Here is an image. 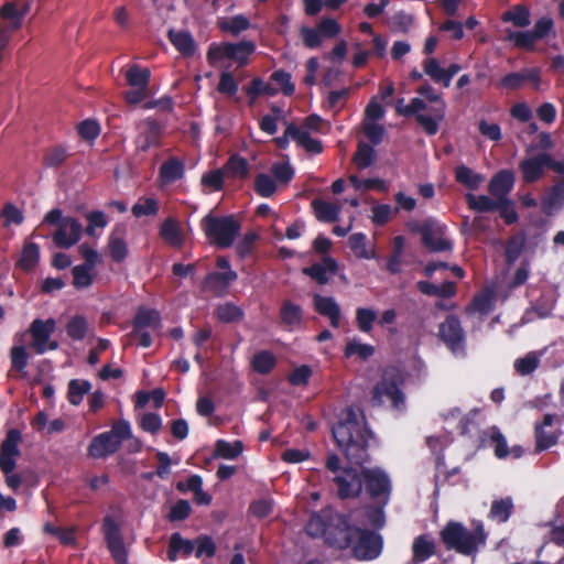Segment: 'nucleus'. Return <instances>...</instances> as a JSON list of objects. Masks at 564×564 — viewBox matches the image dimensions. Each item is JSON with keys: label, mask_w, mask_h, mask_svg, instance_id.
<instances>
[{"label": "nucleus", "mask_w": 564, "mask_h": 564, "mask_svg": "<svg viewBox=\"0 0 564 564\" xmlns=\"http://www.w3.org/2000/svg\"><path fill=\"white\" fill-rule=\"evenodd\" d=\"M332 433L337 446L351 464L359 465L366 459L370 433L360 412L351 409L343 411Z\"/></svg>", "instance_id": "1"}, {"label": "nucleus", "mask_w": 564, "mask_h": 564, "mask_svg": "<svg viewBox=\"0 0 564 564\" xmlns=\"http://www.w3.org/2000/svg\"><path fill=\"white\" fill-rule=\"evenodd\" d=\"M347 519L332 509L311 517L306 531L313 538H324L325 542L337 549H345L350 543Z\"/></svg>", "instance_id": "2"}, {"label": "nucleus", "mask_w": 564, "mask_h": 564, "mask_svg": "<svg viewBox=\"0 0 564 564\" xmlns=\"http://www.w3.org/2000/svg\"><path fill=\"white\" fill-rule=\"evenodd\" d=\"M202 227L209 241L220 248L230 247L240 230V224L234 216L217 217L212 214L204 217Z\"/></svg>", "instance_id": "3"}, {"label": "nucleus", "mask_w": 564, "mask_h": 564, "mask_svg": "<svg viewBox=\"0 0 564 564\" xmlns=\"http://www.w3.org/2000/svg\"><path fill=\"white\" fill-rule=\"evenodd\" d=\"M326 467L329 471L336 474L334 481L341 498L355 497L360 492L362 480L359 477V468L349 467L341 470L340 459L334 453L328 454Z\"/></svg>", "instance_id": "4"}, {"label": "nucleus", "mask_w": 564, "mask_h": 564, "mask_svg": "<svg viewBox=\"0 0 564 564\" xmlns=\"http://www.w3.org/2000/svg\"><path fill=\"white\" fill-rule=\"evenodd\" d=\"M442 539L449 549H455L463 554L473 553L477 545L484 542V534H471L462 524L449 522L442 531Z\"/></svg>", "instance_id": "5"}, {"label": "nucleus", "mask_w": 564, "mask_h": 564, "mask_svg": "<svg viewBox=\"0 0 564 564\" xmlns=\"http://www.w3.org/2000/svg\"><path fill=\"white\" fill-rule=\"evenodd\" d=\"M346 533L350 535V543L345 549L350 547L357 558L372 560L379 555L381 544L377 534L359 528H351L349 524Z\"/></svg>", "instance_id": "6"}, {"label": "nucleus", "mask_w": 564, "mask_h": 564, "mask_svg": "<svg viewBox=\"0 0 564 564\" xmlns=\"http://www.w3.org/2000/svg\"><path fill=\"white\" fill-rule=\"evenodd\" d=\"M151 73L149 68L132 65L126 72V79L130 89L124 93V99L129 105H138L150 96L149 83Z\"/></svg>", "instance_id": "7"}, {"label": "nucleus", "mask_w": 564, "mask_h": 564, "mask_svg": "<svg viewBox=\"0 0 564 564\" xmlns=\"http://www.w3.org/2000/svg\"><path fill=\"white\" fill-rule=\"evenodd\" d=\"M417 94L420 95L419 98H423L430 104H433L431 107V116L419 115V123L429 134H435L438 130L440 122L445 117L446 102L431 86L420 87Z\"/></svg>", "instance_id": "8"}, {"label": "nucleus", "mask_w": 564, "mask_h": 564, "mask_svg": "<svg viewBox=\"0 0 564 564\" xmlns=\"http://www.w3.org/2000/svg\"><path fill=\"white\" fill-rule=\"evenodd\" d=\"M254 52L252 42L243 41L238 44L226 43L213 46L209 50L208 58L210 62H217L224 57L236 61L239 65H246L248 57Z\"/></svg>", "instance_id": "9"}, {"label": "nucleus", "mask_w": 564, "mask_h": 564, "mask_svg": "<svg viewBox=\"0 0 564 564\" xmlns=\"http://www.w3.org/2000/svg\"><path fill=\"white\" fill-rule=\"evenodd\" d=\"M56 323L50 318L44 321L35 319L30 327L32 336V347L37 354H43L47 349H56L57 343L51 341L50 337L54 332Z\"/></svg>", "instance_id": "10"}, {"label": "nucleus", "mask_w": 564, "mask_h": 564, "mask_svg": "<svg viewBox=\"0 0 564 564\" xmlns=\"http://www.w3.org/2000/svg\"><path fill=\"white\" fill-rule=\"evenodd\" d=\"M545 166L564 174V163H553L550 155L540 154L535 158H529L520 164L523 180L528 183L536 181L542 175Z\"/></svg>", "instance_id": "11"}, {"label": "nucleus", "mask_w": 564, "mask_h": 564, "mask_svg": "<svg viewBox=\"0 0 564 564\" xmlns=\"http://www.w3.org/2000/svg\"><path fill=\"white\" fill-rule=\"evenodd\" d=\"M104 532L108 549L117 564L127 563V550L118 523L110 517L104 520Z\"/></svg>", "instance_id": "12"}, {"label": "nucleus", "mask_w": 564, "mask_h": 564, "mask_svg": "<svg viewBox=\"0 0 564 564\" xmlns=\"http://www.w3.org/2000/svg\"><path fill=\"white\" fill-rule=\"evenodd\" d=\"M440 337L455 355L464 351V333L458 319L449 316L440 325Z\"/></svg>", "instance_id": "13"}, {"label": "nucleus", "mask_w": 564, "mask_h": 564, "mask_svg": "<svg viewBox=\"0 0 564 564\" xmlns=\"http://www.w3.org/2000/svg\"><path fill=\"white\" fill-rule=\"evenodd\" d=\"M21 434L11 430L7 433L0 448V468L2 471H13L17 465V458L20 456L19 444Z\"/></svg>", "instance_id": "14"}, {"label": "nucleus", "mask_w": 564, "mask_h": 564, "mask_svg": "<svg viewBox=\"0 0 564 564\" xmlns=\"http://www.w3.org/2000/svg\"><path fill=\"white\" fill-rule=\"evenodd\" d=\"M82 232V225L76 219L66 217L56 228L53 240L61 248H69L80 239Z\"/></svg>", "instance_id": "15"}, {"label": "nucleus", "mask_w": 564, "mask_h": 564, "mask_svg": "<svg viewBox=\"0 0 564 564\" xmlns=\"http://www.w3.org/2000/svg\"><path fill=\"white\" fill-rule=\"evenodd\" d=\"M373 398L379 403H391L394 408H399L404 400L395 381L387 375H384L383 379L375 388Z\"/></svg>", "instance_id": "16"}, {"label": "nucleus", "mask_w": 564, "mask_h": 564, "mask_svg": "<svg viewBox=\"0 0 564 564\" xmlns=\"http://www.w3.org/2000/svg\"><path fill=\"white\" fill-rule=\"evenodd\" d=\"M514 184V175L508 170L497 173L489 183L488 191L490 195L501 205L507 203L508 194Z\"/></svg>", "instance_id": "17"}, {"label": "nucleus", "mask_w": 564, "mask_h": 564, "mask_svg": "<svg viewBox=\"0 0 564 564\" xmlns=\"http://www.w3.org/2000/svg\"><path fill=\"white\" fill-rule=\"evenodd\" d=\"M423 243L432 251L451 249V242L445 238L444 227L436 223H427L422 229Z\"/></svg>", "instance_id": "18"}, {"label": "nucleus", "mask_w": 564, "mask_h": 564, "mask_svg": "<svg viewBox=\"0 0 564 564\" xmlns=\"http://www.w3.org/2000/svg\"><path fill=\"white\" fill-rule=\"evenodd\" d=\"M362 475L366 486L372 496H382L389 492L390 481L387 475L380 469L359 468V476Z\"/></svg>", "instance_id": "19"}, {"label": "nucleus", "mask_w": 564, "mask_h": 564, "mask_svg": "<svg viewBox=\"0 0 564 564\" xmlns=\"http://www.w3.org/2000/svg\"><path fill=\"white\" fill-rule=\"evenodd\" d=\"M314 307L321 315L329 319L333 327H339L341 313L334 297L315 295Z\"/></svg>", "instance_id": "20"}, {"label": "nucleus", "mask_w": 564, "mask_h": 564, "mask_svg": "<svg viewBox=\"0 0 564 564\" xmlns=\"http://www.w3.org/2000/svg\"><path fill=\"white\" fill-rule=\"evenodd\" d=\"M119 447L120 444L115 440L113 435L106 432L99 434L91 441L88 452L90 456L100 458L115 453Z\"/></svg>", "instance_id": "21"}, {"label": "nucleus", "mask_w": 564, "mask_h": 564, "mask_svg": "<svg viewBox=\"0 0 564 564\" xmlns=\"http://www.w3.org/2000/svg\"><path fill=\"white\" fill-rule=\"evenodd\" d=\"M139 137L135 140L138 150L147 151L150 147L156 144L161 129L154 121L145 120L138 126Z\"/></svg>", "instance_id": "22"}, {"label": "nucleus", "mask_w": 564, "mask_h": 564, "mask_svg": "<svg viewBox=\"0 0 564 564\" xmlns=\"http://www.w3.org/2000/svg\"><path fill=\"white\" fill-rule=\"evenodd\" d=\"M236 279L237 273L232 270L210 273L205 280V288L218 295H221L227 291L228 285Z\"/></svg>", "instance_id": "23"}, {"label": "nucleus", "mask_w": 564, "mask_h": 564, "mask_svg": "<svg viewBox=\"0 0 564 564\" xmlns=\"http://www.w3.org/2000/svg\"><path fill=\"white\" fill-rule=\"evenodd\" d=\"M285 133L308 152L319 153L322 151V144L319 141L311 138L310 133L304 128L291 126L286 129Z\"/></svg>", "instance_id": "24"}, {"label": "nucleus", "mask_w": 564, "mask_h": 564, "mask_svg": "<svg viewBox=\"0 0 564 564\" xmlns=\"http://www.w3.org/2000/svg\"><path fill=\"white\" fill-rule=\"evenodd\" d=\"M195 550L194 541L183 539L178 533L172 534L167 556L169 560L175 561L178 555L187 556Z\"/></svg>", "instance_id": "25"}, {"label": "nucleus", "mask_w": 564, "mask_h": 564, "mask_svg": "<svg viewBox=\"0 0 564 564\" xmlns=\"http://www.w3.org/2000/svg\"><path fill=\"white\" fill-rule=\"evenodd\" d=\"M377 159L375 149L360 141L357 147V151L352 156V162L359 171L370 167Z\"/></svg>", "instance_id": "26"}, {"label": "nucleus", "mask_w": 564, "mask_h": 564, "mask_svg": "<svg viewBox=\"0 0 564 564\" xmlns=\"http://www.w3.org/2000/svg\"><path fill=\"white\" fill-rule=\"evenodd\" d=\"M349 246L356 257L361 259H375L376 252L373 246H371L365 235L354 234L349 238Z\"/></svg>", "instance_id": "27"}, {"label": "nucleus", "mask_w": 564, "mask_h": 564, "mask_svg": "<svg viewBox=\"0 0 564 564\" xmlns=\"http://www.w3.org/2000/svg\"><path fill=\"white\" fill-rule=\"evenodd\" d=\"M162 238L172 246L180 247L183 243L184 235L180 224L170 218L161 227Z\"/></svg>", "instance_id": "28"}, {"label": "nucleus", "mask_w": 564, "mask_h": 564, "mask_svg": "<svg viewBox=\"0 0 564 564\" xmlns=\"http://www.w3.org/2000/svg\"><path fill=\"white\" fill-rule=\"evenodd\" d=\"M455 174L456 180L469 189H477L485 182L482 174L476 173L465 165L457 166Z\"/></svg>", "instance_id": "29"}, {"label": "nucleus", "mask_w": 564, "mask_h": 564, "mask_svg": "<svg viewBox=\"0 0 564 564\" xmlns=\"http://www.w3.org/2000/svg\"><path fill=\"white\" fill-rule=\"evenodd\" d=\"M39 259L40 247L34 242H28L21 251L18 265L24 271H30L37 264Z\"/></svg>", "instance_id": "30"}, {"label": "nucleus", "mask_w": 564, "mask_h": 564, "mask_svg": "<svg viewBox=\"0 0 564 564\" xmlns=\"http://www.w3.org/2000/svg\"><path fill=\"white\" fill-rule=\"evenodd\" d=\"M502 20L517 28H525L530 24V11L524 6H516L503 13Z\"/></svg>", "instance_id": "31"}, {"label": "nucleus", "mask_w": 564, "mask_h": 564, "mask_svg": "<svg viewBox=\"0 0 564 564\" xmlns=\"http://www.w3.org/2000/svg\"><path fill=\"white\" fill-rule=\"evenodd\" d=\"M243 451V444L240 441L232 443L223 440L217 441L215 445V456L224 459H235Z\"/></svg>", "instance_id": "32"}, {"label": "nucleus", "mask_w": 564, "mask_h": 564, "mask_svg": "<svg viewBox=\"0 0 564 564\" xmlns=\"http://www.w3.org/2000/svg\"><path fill=\"white\" fill-rule=\"evenodd\" d=\"M414 562H424L434 554V543L426 536H417L412 545Z\"/></svg>", "instance_id": "33"}, {"label": "nucleus", "mask_w": 564, "mask_h": 564, "mask_svg": "<svg viewBox=\"0 0 564 564\" xmlns=\"http://www.w3.org/2000/svg\"><path fill=\"white\" fill-rule=\"evenodd\" d=\"M170 40L173 45L184 55L191 56L195 52V44L192 36L183 31H170Z\"/></svg>", "instance_id": "34"}, {"label": "nucleus", "mask_w": 564, "mask_h": 564, "mask_svg": "<svg viewBox=\"0 0 564 564\" xmlns=\"http://www.w3.org/2000/svg\"><path fill=\"white\" fill-rule=\"evenodd\" d=\"M137 330L151 328L155 330L160 327V315L156 311L140 310L134 319Z\"/></svg>", "instance_id": "35"}, {"label": "nucleus", "mask_w": 564, "mask_h": 564, "mask_svg": "<svg viewBox=\"0 0 564 564\" xmlns=\"http://www.w3.org/2000/svg\"><path fill=\"white\" fill-rule=\"evenodd\" d=\"M184 173V165L177 159H170L161 166V178L164 183H173L181 178Z\"/></svg>", "instance_id": "36"}, {"label": "nucleus", "mask_w": 564, "mask_h": 564, "mask_svg": "<svg viewBox=\"0 0 564 564\" xmlns=\"http://www.w3.org/2000/svg\"><path fill=\"white\" fill-rule=\"evenodd\" d=\"M491 441L495 444V454L499 458H505L509 455L519 458L522 455V449L518 446L509 449L505 436L498 431L492 432Z\"/></svg>", "instance_id": "37"}, {"label": "nucleus", "mask_w": 564, "mask_h": 564, "mask_svg": "<svg viewBox=\"0 0 564 564\" xmlns=\"http://www.w3.org/2000/svg\"><path fill=\"white\" fill-rule=\"evenodd\" d=\"M108 249L113 261H123L128 256V246L123 238L117 232H112L109 236Z\"/></svg>", "instance_id": "38"}, {"label": "nucleus", "mask_w": 564, "mask_h": 564, "mask_svg": "<svg viewBox=\"0 0 564 564\" xmlns=\"http://www.w3.org/2000/svg\"><path fill=\"white\" fill-rule=\"evenodd\" d=\"M313 208L316 217L322 221H335L340 213V208L337 205L323 200H314Z\"/></svg>", "instance_id": "39"}, {"label": "nucleus", "mask_w": 564, "mask_h": 564, "mask_svg": "<svg viewBox=\"0 0 564 564\" xmlns=\"http://www.w3.org/2000/svg\"><path fill=\"white\" fill-rule=\"evenodd\" d=\"M466 200L468 206L477 212H491L500 206V204L494 197L490 198L484 195L475 196L473 194H467Z\"/></svg>", "instance_id": "40"}, {"label": "nucleus", "mask_w": 564, "mask_h": 564, "mask_svg": "<svg viewBox=\"0 0 564 564\" xmlns=\"http://www.w3.org/2000/svg\"><path fill=\"white\" fill-rule=\"evenodd\" d=\"M276 182L269 174L261 173L254 180V189L262 197L272 196L278 189Z\"/></svg>", "instance_id": "41"}, {"label": "nucleus", "mask_w": 564, "mask_h": 564, "mask_svg": "<svg viewBox=\"0 0 564 564\" xmlns=\"http://www.w3.org/2000/svg\"><path fill=\"white\" fill-rule=\"evenodd\" d=\"M511 509L512 500L510 498L495 500L491 505L489 516L495 521L505 522L508 520Z\"/></svg>", "instance_id": "42"}, {"label": "nucleus", "mask_w": 564, "mask_h": 564, "mask_svg": "<svg viewBox=\"0 0 564 564\" xmlns=\"http://www.w3.org/2000/svg\"><path fill=\"white\" fill-rule=\"evenodd\" d=\"M375 354L373 346L369 344H364L358 339H351L347 343L345 355L347 357L358 356L361 359H367Z\"/></svg>", "instance_id": "43"}, {"label": "nucleus", "mask_w": 564, "mask_h": 564, "mask_svg": "<svg viewBox=\"0 0 564 564\" xmlns=\"http://www.w3.org/2000/svg\"><path fill=\"white\" fill-rule=\"evenodd\" d=\"M219 24L224 31H228L235 35L239 34L240 32L247 30L250 26L249 20L241 14L224 19L219 22Z\"/></svg>", "instance_id": "44"}, {"label": "nucleus", "mask_w": 564, "mask_h": 564, "mask_svg": "<svg viewBox=\"0 0 564 564\" xmlns=\"http://www.w3.org/2000/svg\"><path fill=\"white\" fill-rule=\"evenodd\" d=\"M376 319L377 313L373 310L367 307H358L356 310L357 326L362 333H370Z\"/></svg>", "instance_id": "45"}, {"label": "nucleus", "mask_w": 564, "mask_h": 564, "mask_svg": "<svg viewBox=\"0 0 564 564\" xmlns=\"http://www.w3.org/2000/svg\"><path fill=\"white\" fill-rule=\"evenodd\" d=\"M90 383L88 381L72 380L69 382L68 399L74 405H78L85 393L90 390Z\"/></svg>", "instance_id": "46"}, {"label": "nucleus", "mask_w": 564, "mask_h": 564, "mask_svg": "<svg viewBox=\"0 0 564 564\" xmlns=\"http://www.w3.org/2000/svg\"><path fill=\"white\" fill-rule=\"evenodd\" d=\"M66 329L69 337L79 340L85 337L88 329V324L83 316L77 315L70 318Z\"/></svg>", "instance_id": "47"}, {"label": "nucleus", "mask_w": 564, "mask_h": 564, "mask_svg": "<svg viewBox=\"0 0 564 564\" xmlns=\"http://www.w3.org/2000/svg\"><path fill=\"white\" fill-rule=\"evenodd\" d=\"M216 315L221 322L230 323L240 321L243 314L238 306L226 303L217 307Z\"/></svg>", "instance_id": "48"}, {"label": "nucleus", "mask_w": 564, "mask_h": 564, "mask_svg": "<svg viewBox=\"0 0 564 564\" xmlns=\"http://www.w3.org/2000/svg\"><path fill=\"white\" fill-rule=\"evenodd\" d=\"M74 285L76 288H88L93 283V268L88 265H77L73 269Z\"/></svg>", "instance_id": "49"}, {"label": "nucleus", "mask_w": 564, "mask_h": 564, "mask_svg": "<svg viewBox=\"0 0 564 564\" xmlns=\"http://www.w3.org/2000/svg\"><path fill=\"white\" fill-rule=\"evenodd\" d=\"M281 317L282 321L290 326H295L300 324L302 318L300 306L291 302H284L281 310Z\"/></svg>", "instance_id": "50"}, {"label": "nucleus", "mask_w": 564, "mask_h": 564, "mask_svg": "<svg viewBox=\"0 0 564 564\" xmlns=\"http://www.w3.org/2000/svg\"><path fill=\"white\" fill-rule=\"evenodd\" d=\"M271 173L273 175L272 178L276 182L278 185L286 184L291 181L294 174L290 164L284 162L273 164L271 167Z\"/></svg>", "instance_id": "51"}, {"label": "nucleus", "mask_w": 564, "mask_h": 564, "mask_svg": "<svg viewBox=\"0 0 564 564\" xmlns=\"http://www.w3.org/2000/svg\"><path fill=\"white\" fill-rule=\"evenodd\" d=\"M156 459H158L159 466L155 470V474L162 479H165L170 475L171 467L173 465L178 464L177 458H172L169 456V454H166L164 452H158Z\"/></svg>", "instance_id": "52"}, {"label": "nucleus", "mask_w": 564, "mask_h": 564, "mask_svg": "<svg viewBox=\"0 0 564 564\" xmlns=\"http://www.w3.org/2000/svg\"><path fill=\"white\" fill-rule=\"evenodd\" d=\"M508 40L513 42L514 45L523 48H531L538 40L533 32H508Z\"/></svg>", "instance_id": "53"}, {"label": "nucleus", "mask_w": 564, "mask_h": 564, "mask_svg": "<svg viewBox=\"0 0 564 564\" xmlns=\"http://www.w3.org/2000/svg\"><path fill=\"white\" fill-rule=\"evenodd\" d=\"M275 364L274 357L268 351H261L254 356L253 368L261 373L269 372Z\"/></svg>", "instance_id": "54"}, {"label": "nucleus", "mask_w": 564, "mask_h": 564, "mask_svg": "<svg viewBox=\"0 0 564 564\" xmlns=\"http://www.w3.org/2000/svg\"><path fill=\"white\" fill-rule=\"evenodd\" d=\"M29 354L23 345H18L11 349L12 367L18 371H23L28 365Z\"/></svg>", "instance_id": "55"}, {"label": "nucleus", "mask_w": 564, "mask_h": 564, "mask_svg": "<svg viewBox=\"0 0 564 564\" xmlns=\"http://www.w3.org/2000/svg\"><path fill=\"white\" fill-rule=\"evenodd\" d=\"M311 452L306 448H286L282 454V460L289 464H299L307 460Z\"/></svg>", "instance_id": "56"}, {"label": "nucleus", "mask_w": 564, "mask_h": 564, "mask_svg": "<svg viewBox=\"0 0 564 564\" xmlns=\"http://www.w3.org/2000/svg\"><path fill=\"white\" fill-rule=\"evenodd\" d=\"M424 72L434 82L443 83L445 85V68H442L438 62L434 58H429L424 63Z\"/></svg>", "instance_id": "57"}, {"label": "nucleus", "mask_w": 564, "mask_h": 564, "mask_svg": "<svg viewBox=\"0 0 564 564\" xmlns=\"http://www.w3.org/2000/svg\"><path fill=\"white\" fill-rule=\"evenodd\" d=\"M536 366L538 356L533 352H530L525 357L519 358L514 361V368L521 375H528L532 372Z\"/></svg>", "instance_id": "58"}, {"label": "nucleus", "mask_w": 564, "mask_h": 564, "mask_svg": "<svg viewBox=\"0 0 564 564\" xmlns=\"http://www.w3.org/2000/svg\"><path fill=\"white\" fill-rule=\"evenodd\" d=\"M301 35L305 46L310 48L318 47L322 44L323 36L319 33L318 29L303 26L301 29Z\"/></svg>", "instance_id": "59"}, {"label": "nucleus", "mask_w": 564, "mask_h": 564, "mask_svg": "<svg viewBox=\"0 0 564 564\" xmlns=\"http://www.w3.org/2000/svg\"><path fill=\"white\" fill-rule=\"evenodd\" d=\"M140 426L149 433H156L162 426L161 417L153 413H144L140 419Z\"/></svg>", "instance_id": "60"}, {"label": "nucleus", "mask_w": 564, "mask_h": 564, "mask_svg": "<svg viewBox=\"0 0 564 564\" xmlns=\"http://www.w3.org/2000/svg\"><path fill=\"white\" fill-rule=\"evenodd\" d=\"M393 214V209L390 205H376L372 208L371 219L376 225H384L389 221Z\"/></svg>", "instance_id": "61"}, {"label": "nucleus", "mask_w": 564, "mask_h": 564, "mask_svg": "<svg viewBox=\"0 0 564 564\" xmlns=\"http://www.w3.org/2000/svg\"><path fill=\"white\" fill-rule=\"evenodd\" d=\"M271 79L279 85L280 89L285 95H292L293 94L294 85L291 82L290 74H288V73H285L283 70H278V72H274L272 74Z\"/></svg>", "instance_id": "62"}, {"label": "nucleus", "mask_w": 564, "mask_h": 564, "mask_svg": "<svg viewBox=\"0 0 564 564\" xmlns=\"http://www.w3.org/2000/svg\"><path fill=\"white\" fill-rule=\"evenodd\" d=\"M364 132L367 138L373 143L378 144L383 137V128L375 121H365L362 126Z\"/></svg>", "instance_id": "63"}, {"label": "nucleus", "mask_w": 564, "mask_h": 564, "mask_svg": "<svg viewBox=\"0 0 564 564\" xmlns=\"http://www.w3.org/2000/svg\"><path fill=\"white\" fill-rule=\"evenodd\" d=\"M109 433L113 435L115 440L121 445L124 440L131 437V426L127 421H118L112 425Z\"/></svg>", "instance_id": "64"}]
</instances>
